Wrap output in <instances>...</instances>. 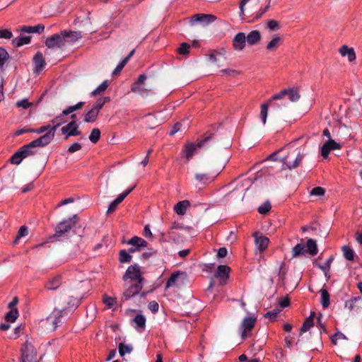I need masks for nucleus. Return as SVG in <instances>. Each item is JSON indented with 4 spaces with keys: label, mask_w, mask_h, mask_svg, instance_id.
Returning <instances> with one entry per match:
<instances>
[{
    "label": "nucleus",
    "mask_w": 362,
    "mask_h": 362,
    "mask_svg": "<svg viewBox=\"0 0 362 362\" xmlns=\"http://www.w3.org/2000/svg\"><path fill=\"white\" fill-rule=\"evenodd\" d=\"M122 279L125 286L123 297L125 300H127L139 293L143 288L142 283L144 279L140 266L135 264L128 267Z\"/></svg>",
    "instance_id": "f257e3e1"
},
{
    "label": "nucleus",
    "mask_w": 362,
    "mask_h": 362,
    "mask_svg": "<svg viewBox=\"0 0 362 362\" xmlns=\"http://www.w3.org/2000/svg\"><path fill=\"white\" fill-rule=\"evenodd\" d=\"M279 152L270 155V158L274 160H281L283 163V170H293L300 165L305 154L300 152L299 148H295L289 151L288 154L282 158H277Z\"/></svg>",
    "instance_id": "f03ea898"
},
{
    "label": "nucleus",
    "mask_w": 362,
    "mask_h": 362,
    "mask_svg": "<svg viewBox=\"0 0 362 362\" xmlns=\"http://www.w3.org/2000/svg\"><path fill=\"white\" fill-rule=\"evenodd\" d=\"M62 301L63 304L66 303L67 305L62 306L61 309H54L47 318V322L53 325L54 329H56L59 323L61 322V318L63 317L66 308L76 307L79 303L78 299L66 296L63 297Z\"/></svg>",
    "instance_id": "7ed1b4c3"
},
{
    "label": "nucleus",
    "mask_w": 362,
    "mask_h": 362,
    "mask_svg": "<svg viewBox=\"0 0 362 362\" xmlns=\"http://www.w3.org/2000/svg\"><path fill=\"white\" fill-rule=\"evenodd\" d=\"M213 133H206L199 142L195 144L192 142H187L185 144L183 148L180 153L181 157L185 158L186 161L188 162L192 158L197 151L202 147H204L206 143L211 141L213 138Z\"/></svg>",
    "instance_id": "20e7f679"
},
{
    "label": "nucleus",
    "mask_w": 362,
    "mask_h": 362,
    "mask_svg": "<svg viewBox=\"0 0 362 362\" xmlns=\"http://www.w3.org/2000/svg\"><path fill=\"white\" fill-rule=\"evenodd\" d=\"M250 0H242L240 3V15L242 17V18H244L245 16H250L253 17L255 19L260 18L264 13H265L269 6H270V1L271 0H267V4L265 6L264 8H260L257 11L255 12L254 8L257 4L252 2L250 4L247 8H245V6L247 4V3L249 2Z\"/></svg>",
    "instance_id": "39448f33"
},
{
    "label": "nucleus",
    "mask_w": 362,
    "mask_h": 362,
    "mask_svg": "<svg viewBox=\"0 0 362 362\" xmlns=\"http://www.w3.org/2000/svg\"><path fill=\"white\" fill-rule=\"evenodd\" d=\"M47 137H45L41 136L38 139L32 141L29 144L24 145L22 146L19 151L21 153L23 156V158H25L30 156H33L35 153L34 148L36 147H42L49 144L47 141Z\"/></svg>",
    "instance_id": "423d86ee"
},
{
    "label": "nucleus",
    "mask_w": 362,
    "mask_h": 362,
    "mask_svg": "<svg viewBox=\"0 0 362 362\" xmlns=\"http://www.w3.org/2000/svg\"><path fill=\"white\" fill-rule=\"evenodd\" d=\"M77 216L74 215L72 218L67 220H64L59 222L54 228L55 233L52 237V238H58L64 235H66L76 223Z\"/></svg>",
    "instance_id": "0eeeda50"
},
{
    "label": "nucleus",
    "mask_w": 362,
    "mask_h": 362,
    "mask_svg": "<svg viewBox=\"0 0 362 362\" xmlns=\"http://www.w3.org/2000/svg\"><path fill=\"white\" fill-rule=\"evenodd\" d=\"M66 115H64L63 112L59 115L56 116L51 120V123L53 124L50 130L42 135V136L47 137V142L49 144L54 138L55 132L57 129L62 124H64L66 121L64 119V116Z\"/></svg>",
    "instance_id": "6e6552de"
},
{
    "label": "nucleus",
    "mask_w": 362,
    "mask_h": 362,
    "mask_svg": "<svg viewBox=\"0 0 362 362\" xmlns=\"http://www.w3.org/2000/svg\"><path fill=\"white\" fill-rule=\"evenodd\" d=\"M45 44L49 49H62L64 47V38L63 37L62 31L47 37Z\"/></svg>",
    "instance_id": "1a4fd4ad"
},
{
    "label": "nucleus",
    "mask_w": 362,
    "mask_h": 362,
    "mask_svg": "<svg viewBox=\"0 0 362 362\" xmlns=\"http://www.w3.org/2000/svg\"><path fill=\"white\" fill-rule=\"evenodd\" d=\"M285 95H286V89H284L279 93L274 95L267 103L261 105L259 116L264 124H265L267 122L269 105H272L273 100H281Z\"/></svg>",
    "instance_id": "9d476101"
},
{
    "label": "nucleus",
    "mask_w": 362,
    "mask_h": 362,
    "mask_svg": "<svg viewBox=\"0 0 362 362\" xmlns=\"http://www.w3.org/2000/svg\"><path fill=\"white\" fill-rule=\"evenodd\" d=\"M62 134L64 135V139L67 140L71 136L81 135V132L78 129V125L76 120L71 121L61 129Z\"/></svg>",
    "instance_id": "9b49d317"
},
{
    "label": "nucleus",
    "mask_w": 362,
    "mask_h": 362,
    "mask_svg": "<svg viewBox=\"0 0 362 362\" xmlns=\"http://www.w3.org/2000/svg\"><path fill=\"white\" fill-rule=\"evenodd\" d=\"M21 352L23 362H37V353L31 344H25Z\"/></svg>",
    "instance_id": "f8f14e48"
},
{
    "label": "nucleus",
    "mask_w": 362,
    "mask_h": 362,
    "mask_svg": "<svg viewBox=\"0 0 362 362\" xmlns=\"http://www.w3.org/2000/svg\"><path fill=\"white\" fill-rule=\"evenodd\" d=\"M216 17L212 14L198 13L194 15L190 20V24L194 25L196 23H201L204 25L209 24L214 22Z\"/></svg>",
    "instance_id": "ddd939ff"
},
{
    "label": "nucleus",
    "mask_w": 362,
    "mask_h": 362,
    "mask_svg": "<svg viewBox=\"0 0 362 362\" xmlns=\"http://www.w3.org/2000/svg\"><path fill=\"white\" fill-rule=\"evenodd\" d=\"M256 318L253 317H245L242 322V338L245 339L251 335V330L254 328L255 325Z\"/></svg>",
    "instance_id": "4468645a"
},
{
    "label": "nucleus",
    "mask_w": 362,
    "mask_h": 362,
    "mask_svg": "<svg viewBox=\"0 0 362 362\" xmlns=\"http://www.w3.org/2000/svg\"><path fill=\"white\" fill-rule=\"evenodd\" d=\"M341 145L332 139H328L321 148V155L323 158H327L331 150L339 149Z\"/></svg>",
    "instance_id": "2eb2a0df"
},
{
    "label": "nucleus",
    "mask_w": 362,
    "mask_h": 362,
    "mask_svg": "<svg viewBox=\"0 0 362 362\" xmlns=\"http://www.w3.org/2000/svg\"><path fill=\"white\" fill-rule=\"evenodd\" d=\"M62 34L64 38V45L66 43H74L82 37L80 31L64 30Z\"/></svg>",
    "instance_id": "dca6fc26"
},
{
    "label": "nucleus",
    "mask_w": 362,
    "mask_h": 362,
    "mask_svg": "<svg viewBox=\"0 0 362 362\" xmlns=\"http://www.w3.org/2000/svg\"><path fill=\"white\" fill-rule=\"evenodd\" d=\"M246 44V36L244 33H238L233 38V46L234 49L238 51L243 50Z\"/></svg>",
    "instance_id": "f3484780"
},
{
    "label": "nucleus",
    "mask_w": 362,
    "mask_h": 362,
    "mask_svg": "<svg viewBox=\"0 0 362 362\" xmlns=\"http://www.w3.org/2000/svg\"><path fill=\"white\" fill-rule=\"evenodd\" d=\"M253 236L255 237V245L259 252L264 251L269 245V240L264 235H258L257 233H255Z\"/></svg>",
    "instance_id": "a211bd4d"
},
{
    "label": "nucleus",
    "mask_w": 362,
    "mask_h": 362,
    "mask_svg": "<svg viewBox=\"0 0 362 362\" xmlns=\"http://www.w3.org/2000/svg\"><path fill=\"white\" fill-rule=\"evenodd\" d=\"M230 269L226 265H220L218 267L217 272L215 274L216 278L221 279V284H225L226 281L229 278Z\"/></svg>",
    "instance_id": "6ab92c4d"
},
{
    "label": "nucleus",
    "mask_w": 362,
    "mask_h": 362,
    "mask_svg": "<svg viewBox=\"0 0 362 362\" xmlns=\"http://www.w3.org/2000/svg\"><path fill=\"white\" fill-rule=\"evenodd\" d=\"M62 284V276L57 275L50 278L45 284V287L48 290H56Z\"/></svg>",
    "instance_id": "aec40b11"
},
{
    "label": "nucleus",
    "mask_w": 362,
    "mask_h": 362,
    "mask_svg": "<svg viewBox=\"0 0 362 362\" xmlns=\"http://www.w3.org/2000/svg\"><path fill=\"white\" fill-rule=\"evenodd\" d=\"M261 40V34L259 30H255L248 33L246 36V42L249 45H255L257 44Z\"/></svg>",
    "instance_id": "412c9836"
},
{
    "label": "nucleus",
    "mask_w": 362,
    "mask_h": 362,
    "mask_svg": "<svg viewBox=\"0 0 362 362\" xmlns=\"http://www.w3.org/2000/svg\"><path fill=\"white\" fill-rule=\"evenodd\" d=\"M339 53L342 57L347 56L348 60L351 62L356 59V54L354 48L343 45L339 49Z\"/></svg>",
    "instance_id": "4be33fe9"
},
{
    "label": "nucleus",
    "mask_w": 362,
    "mask_h": 362,
    "mask_svg": "<svg viewBox=\"0 0 362 362\" xmlns=\"http://www.w3.org/2000/svg\"><path fill=\"white\" fill-rule=\"evenodd\" d=\"M33 62L35 64V70L36 71H42L45 66V61L41 52H37L33 57Z\"/></svg>",
    "instance_id": "5701e85b"
},
{
    "label": "nucleus",
    "mask_w": 362,
    "mask_h": 362,
    "mask_svg": "<svg viewBox=\"0 0 362 362\" xmlns=\"http://www.w3.org/2000/svg\"><path fill=\"white\" fill-rule=\"evenodd\" d=\"M190 206L188 200L179 202L174 206V211L180 216H182L186 213L187 209Z\"/></svg>",
    "instance_id": "b1692460"
},
{
    "label": "nucleus",
    "mask_w": 362,
    "mask_h": 362,
    "mask_svg": "<svg viewBox=\"0 0 362 362\" xmlns=\"http://www.w3.org/2000/svg\"><path fill=\"white\" fill-rule=\"evenodd\" d=\"M127 244L131 245L132 246H136L139 247V250L141 248L146 247L148 245L147 242L144 239L138 236H134L133 238L129 239L127 241Z\"/></svg>",
    "instance_id": "393cba45"
},
{
    "label": "nucleus",
    "mask_w": 362,
    "mask_h": 362,
    "mask_svg": "<svg viewBox=\"0 0 362 362\" xmlns=\"http://www.w3.org/2000/svg\"><path fill=\"white\" fill-rule=\"evenodd\" d=\"M315 316V314L314 312H313L311 313L310 315L305 320L303 325L300 329V334L308 331L314 325Z\"/></svg>",
    "instance_id": "a878e982"
},
{
    "label": "nucleus",
    "mask_w": 362,
    "mask_h": 362,
    "mask_svg": "<svg viewBox=\"0 0 362 362\" xmlns=\"http://www.w3.org/2000/svg\"><path fill=\"white\" fill-rule=\"evenodd\" d=\"M45 30L42 24H38L34 26H23L21 31L26 33H41Z\"/></svg>",
    "instance_id": "bb28decb"
},
{
    "label": "nucleus",
    "mask_w": 362,
    "mask_h": 362,
    "mask_svg": "<svg viewBox=\"0 0 362 362\" xmlns=\"http://www.w3.org/2000/svg\"><path fill=\"white\" fill-rule=\"evenodd\" d=\"M305 249L306 252L309 253L311 256H315L318 252L316 241L311 238L307 240Z\"/></svg>",
    "instance_id": "cd10ccee"
},
{
    "label": "nucleus",
    "mask_w": 362,
    "mask_h": 362,
    "mask_svg": "<svg viewBox=\"0 0 362 362\" xmlns=\"http://www.w3.org/2000/svg\"><path fill=\"white\" fill-rule=\"evenodd\" d=\"M282 39L280 37H274L267 45V49L269 52H275L282 43Z\"/></svg>",
    "instance_id": "c85d7f7f"
},
{
    "label": "nucleus",
    "mask_w": 362,
    "mask_h": 362,
    "mask_svg": "<svg viewBox=\"0 0 362 362\" xmlns=\"http://www.w3.org/2000/svg\"><path fill=\"white\" fill-rule=\"evenodd\" d=\"M292 258H296L300 255H304L306 253L305 245L303 243H298L292 249Z\"/></svg>",
    "instance_id": "c756f323"
},
{
    "label": "nucleus",
    "mask_w": 362,
    "mask_h": 362,
    "mask_svg": "<svg viewBox=\"0 0 362 362\" xmlns=\"http://www.w3.org/2000/svg\"><path fill=\"white\" fill-rule=\"evenodd\" d=\"M131 91L144 97L148 95L150 90L143 87L142 85L137 86L136 84H132L131 86Z\"/></svg>",
    "instance_id": "7c9ffc66"
},
{
    "label": "nucleus",
    "mask_w": 362,
    "mask_h": 362,
    "mask_svg": "<svg viewBox=\"0 0 362 362\" xmlns=\"http://www.w3.org/2000/svg\"><path fill=\"white\" fill-rule=\"evenodd\" d=\"M30 36H20L13 39L12 44L14 47H18L30 43Z\"/></svg>",
    "instance_id": "2f4dec72"
},
{
    "label": "nucleus",
    "mask_w": 362,
    "mask_h": 362,
    "mask_svg": "<svg viewBox=\"0 0 362 362\" xmlns=\"http://www.w3.org/2000/svg\"><path fill=\"white\" fill-rule=\"evenodd\" d=\"M99 111L95 108H91L85 115L84 121L86 122H93L96 120Z\"/></svg>",
    "instance_id": "473e14b6"
},
{
    "label": "nucleus",
    "mask_w": 362,
    "mask_h": 362,
    "mask_svg": "<svg viewBox=\"0 0 362 362\" xmlns=\"http://www.w3.org/2000/svg\"><path fill=\"white\" fill-rule=\"evenodd\" d=\"M195 179L197 182L202 184H208L213 180V177L206 173H197Z\"/></svg>",
    "instance_id": "72a5a7b5"
},
{
    "label": "nucleus",
    "mask_w": 362,
    "mask_h": 362,
    "mask_svg": "<svg viewBox=\"0 0 362 362\" xmlns=\"http://www.w3.org/2000/svg\"><path fill=\"white\" fill-rule=\"evenodd\" d=\"M286 95L291 102H297L300 97L298 90L295 88H286Z\"/></svg>",
    "instance_id": "f704fd0d"
},
{
    "label": "nucleus",
    "mask_w": 362,
    "mask_h": 362,
    "mask_svg": "<svg viewBox=\"0 0 362 362\" xmlns=\"http://www.w3.org/2000/svg\"><path fill=\"white\" fill-rule=\"evenodd\" d=\"M321 293V304L324 308H327L329 305V294L328 291L322 288L320 290Z\"/></svg>",
    "instance_id": "c9c22d12"
},
{
    "label": "nucleus",
    "mask_w": 362,
    "mask_h": 362,
    "mask_svg": "<svg viewBox=\"0 0 362 362\" xmlns=\"http://www.w3.org/2000/svg\"><path fill=\"white\" fill-rule=\"evenodd\" d=\"M287 270H288V269L286 266L285 262H281V264H280L279 270V274H278L279 280V281H281V284H285V279H286V275L287 273Z\"/></svg>",
    "instance_id": "e433bc0d"
},
{
    "label": "nucleus",
    "mask_w": 362,
    "mask_h": 362,
    "mask_svg": "<svg viewBox=\"0 0 362 362\" xmlns=\"http://www.w3.org/2000/svg\"><path fill=\"white\" fill-rule=\"evenodd\" d=\"M180 274H181V273L180 272H173L170 275L169 279H168L166 284H165V288H168L170 287H172V286L176 285V282H177L178 277L180 276Z\"/></svg>",
    "instance_id": "4c0bfd02"
},
{
    "label": "nucleus",
    "mask_w": 362,
    "mask_h": 362,
    "mask_svg": "<svg viewBox=\"0 0 362 362\" xmlns=\"http://www.w3.org/2000/svg\"><path fill=\"white\" fill-rule=\"evenodd\" d=\"M18 317V311L17 308L10 309V311L6 313L5 319L8 322H13Z\"/></svg>",
    "instance_id": "58836bf2"
},
{
    "label": "nucleus",
    "mask_w": 362,
    "mask_h": 362,
    "mask_svg": "<svg viewBox=\"0 0 362 362\" xmlns=\"http://www.w3.org/2000/svg\"><path fill=\"white\" fill-rule=\"evenodd\" d=\"M28 227L25 226H22L19 228V230L18 231L17 235H16V238L13 240V243L15 245L18 244L19 240L21 238L25 237L26 235H28Z\"/></svg>",
    "instance_id": "ea45409f"
},
{
    "label": "nucleus",
    "mask_w": 362,
    "mask_h": 362,
    "mask_svg": "<svg viewBox=\"0 0 362 362\" xmlns=\"http://www.w3.org/2000/svg\"><path fill=\"white\" fill-rule=\"evenodd\" d=\"M9 59V54L7 51L3 48L0 47V69H2Z\"/></svg>",
    "instance_id": "a19ab883"
},
{
    "label": "nucleus",
    "mask_w": 362,
    "mask_h": 362,
    "mask_svg": "<svg viewBox=\"0 0 362 362\" xmlns=\"http://www.w3.org/2000/svg\"><path fill=\"white\" fill-rule=\"evenodd\" d=\"M361 300V298L359 296L352 297L351 299L347 300L345 302L344 307L351 311L355 308L356 303Z\"/></svg>",
    "instance_id": "79ce46f5"
},
{
    "label": "nucleus",
    "mask_w": 362,
    "mask_h": 362,
    "mask_svg": "<svg viewBox=\"0 0 362 362\" xmlns=\"http://www.w3.org/2000/svg\"><path fill=\"white\" fill-rule=\"evenodd\" d=\"M84 105L83 102H79L77 104L71 106H69L67 108L63 110L64 115H69L74 112L76 110H80L83 107Z\"/></svg>",
    "instance_id": "37998d69"
},
{
    "label": "nucleus",
    "mask_w": 362,
    "mask_h": 362,
    "mask_svg": "<svg viewBox=\"0 0 362 362\" xmlns=\"http://www.w3.org/2000/svg\"><path fill=\"white\" fill-rule=\"evenodd\" d=\"M100 139V130L98 128H94L89 136V140L93 143L96 144Z\"/></svg>",
    "instance_id": "c03bdc74"
},
{
    "label": "nucleus",
    "mask_w": 362,
    "mask_h": 362,
    "mask_svg": "<svg viewBox=\"0 0 362 362\" xmlns=\"http://www.w3.org/2000/svg\"><path fill=\"white\" fill-rule=\"evenodd\" d=\"M342 251L344 257L349 261H352L354 259V252L349 246L344 245L342 247Z\"/></svg>",
    "instance_id": "a18cd8bd"
},
{
    "label": "nucleus",
    "mask_w": 362,
    "mask_h": 362,
    "mask_svg": "<svg viewBox=\"0 0 362 362\" xmlns=\"http://www.w3.org/2000/svg\"><path fill=\"white\" fill-rule=\"evenodd\" d=\"M108 86H109L108 81H104L96 89H95L91 93V95L95 96L98 94H100V93L105 92L107 90Z\"/></svg>",
    "instance_id": "49530a36"
},
{
    "label": "nucleus",
    "mask_w": 362,
    "mask_h": 362,
    "mask_svg": "<svg viewBox=\"0 0 362 362\" xmlns=\"http://www.w3.org/2000/svg\"><path fill=\"white\" fill-rule=\"evenodd\" d=\"M132 257L124 250L119 253V259L121 263L130 262Z\"/></svg>",
    "instance_id": "de8ad7c7"
},
{
    "label": "nucleus",
    "mask_w": 362,
    "mask_h": 362,
    "mask_svg": "<svg viewBox=\"0 0 362 362\" xmlns=\"http://www.w3.org/2000/svg\"><path fill=\"white\" fill-rule=\"evenodd\" d=\"M103 301L106 305L107 308H112L117 303L115 298L104 295L103 297Z\"/></svg>",
    "instance_id": "09e8293b"
},
{
    "label": "nucleus",
    "mask_w": 362,
    "mask_h": 362,
    "mask_svg": "<svg viewBox=\"0 0 362 362\" xmlns=\"http://www.w3.org/2000/svg\"><path fill=\"white\" fill-rule=\"evenodd\" d=\"M24 159L23 156L21 153L20 151L16 152L10 158V161L13 164L19 165Z\"/></svg>",
    "instance_id": "8fccbe9b"
},
{
    "label": "nucleus",
    "mask_w": 362,
    "mask_h": 362,
    "mask_svg": "<svg viewBox=\"0 0 362 362\" xmlns=\"http://www.w3.org/2000/svg\"><path fill=\"white\" fill-rule=\"evenodd\" d=\"M134 322L137 327L144 329L146 325V318L143 315H136L134 318Z\"/></svg>",
    "instance_id": "3c124183"
},
{
    "label": "nucleus",
    "mask_w": 362,
    "mask_h": 362,
    "mask_svg": "<svg viewBox=\"0 0 362 362\" xmlns=\"http://www.w3.org/2000/svg\"><path fill=\"white\" fill-rule=\"evenodd\" d=\"M271 204L269 201L265 202L258 207V212L261 214H267L271 210Z\"/></svg>",
    "instance_id": "603ef678"
},
{
    "label": "nucleus",
    "mask_w": 362,
    "mask_h": 362,
    "mask_svg": "<svg viewBox=\"0 0 362 362\" xmlns=\"http://www.w3.org/2000/svg\"><path fill=\"white\" fill-rule=\"evenodd\" d=\"M190 49V45L187 42H182L180 44V47L177 48V52L180 54L186 55L189 54Z\"/></svg>",
    "instance_id": "864d4df0"
},
{
    "label": "nucleus",
    "mask_w": 362,
    "mask_h": 362,
    "mask_svg": "<svg viewBox=\"0 0 362 362\" xmlns=\"http://www.w3.org/2000/svg\"><path fill=\"white\" fill-rule=\"evenodd\" d=\"M132 351V348L127 344L120 343L119 344V353L121 356H123L125 354H129Z\"/></svg>",
    "instance_id": "5fc2aeb1"
},
{
    "label": "nucleus",
    "mask_w": 362,
    "mask_h": 362,
    "mask_svg": "<svg viewBox=\"0 0 362 362\" xmlns=\"http://www.w3.org/2000/svg\"><path fill=\"white\" fill-rule=\"evenodd\" d=\"M135 186L127 189L123 192L122 194L118 195V197L115 199V202L119 204L127 196L128 194L134 189Z\"/></svg>",
    "instance_id": "6e6d98bb"
},
{
    "label": "nucleus",
    "mask_w": 362,
    "mask_h": 362,
    "mask_svg": "<svg viewBox=\"0 0 362 362\" xmlns=\"http://www.w3.org/2000/svg\"><path fill=\"white\" fill-rule=\"evenodd\" d=\"M135 186L127 189L123 192L122 194L118 195V197L115 199V202L119 204L127 196L128 194L134 189Z\"/></svg>",
    "instance_id": "4d7b16f0"
},
{
    "label": "nucleus",
    "mask_w": 362,
    "mask_h": 362,
    "mask_svg": "<svg viewBox=\"0 0 362 362\" xmlns=\"http://www.w3.org/2000/svg\"><path fill=\"white\" fill-rule=\"evenodd\" d=\"M135 186L127 189L123 192L122 194L118 195V197L115 199V202L119 204L127 196L128 194L134 189Z\"/></svg>",
    "instance_id": "13d9d810"
},
{
    "label": "nucleus",
    "mask_w": 362,
    "mask_h": 362,
    "mask_svg": "<svg viewBox=\"0 0 362 362\" xmlns=\"http://www.w3.org/2000/svg\"><path fill=\"white\" fill-rule=\"evenodd\" d=\"M332 260H333V257L331 256L327 259V261L325 262V263L323 265H319V268L325 272V276H327V274L329 270L330 264H331Z\"/></svg>",
    "instance_id": "bf43d9fd"
},
{
    "label": "nucleus",
    "mask_w": 362,
    "mask_h": 362,
    "mask_svg": "<svg viewBox=\"0 0 362 362\" xmlns=\"http://www.w3.org/2000/svg\"><path fill=\"white\" fill-rule=\"evenodd\" d=\"M127 64V59H123L121 62L117 66L115 70L112 71V75H118L124 67V66Z\"/></svg>",
    "instance_id": "052dcab7"
},
{
    "label": "nucleus",
    "mask_w": 362,
    "mask_h": 362,
    "mask_svg": "<svg viewBox=\"0 0 362 362\" xmlns=\"http://www.w3.org/2000/svg\"><path fill=\"white\" fill-rule=\"evenodd\" d=\"M32 105V103H29L28 99H23L16 103V106L18 107H22L23 109H28Z\"/></svg>",
    "instance_id": "680f3d73"
},
{
    "label": "nucleus",
    "mask_w": 362,
    "mask_h": 362,
    "mask_svg": "<svg viewBox=\"0 0 362 362\" xmlns=\"http://www.w3.org/2000/svg\"><path fill=\"white\" fill-rule=\"evenodd\" d=\"M280 310L279 309H274L273 310H271V311H268L265 315H264V317H269L271 319V320H274L277 315H279V313H280Z\"/></svg>",
    "instance_id": "e2e57ef3"
},
{
    "label": "nucleus",
    "mask_w": 362,
    "mask_h": 362,
    "mask_svg": "<svg viewBox=\"0 0 362 362\" xmlns=\"http://www.w3.org/2000/svg\"><path fill=\"white\" fill-rule=\"evenodd\" d=\"M13 37L12 33L7 29L0 30V38L11 39Z\"/></svg>",
    "instance_id": "0e129e2a"
},
{
    "label": "nucleus",
    "mask_w": 362,
    "mask_h": 362,
    "mask_svg": "<svg viewBox=\"0 0 362 362\" xmlns=\"http://www.w3.org/2000/svg\"><path fill=\"white\" fill-rule=\"evenodd\" d=\"M324 194L325 189L321 187H314L310 192V194L315 196H322Z\"/></svg>",
    "instance_id": "69168bd1"
},
{
    "label": "nucleus",
    "mask_w": 362,
    "mask_h": 362,
    "mask_svg": "<svg viewBox=\"0 0 362 362\" xmlns=\"http://www.w3.org/2000/svg\"><path fill=\"white\" fill-rule=\"evenodd\" d=\"M338 339H346V337L343 333L338 332L335 333L331 338L332 341L334 344H337V340Z\"/></svg>",
    "instance_id": "338daca9"
},
{
    "label": "nucleus",
    "mask_w": 362,
    "mask_h": 362,
    "mask_svg": "<svg viewBox=\"0 0 362 362\" xmlns=\"http://www.w3.org/2000/svg\"><path fill=\"white\" fill-rule=\"evenodd\" d=\"M81 148H82L81 144H80L78 143H74L68 148V152L70 153H74L76 151H78L81 150Z\"/></svg>",
    "instance_id": "774afa93"
}]
</instances>
